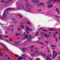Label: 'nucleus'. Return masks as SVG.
Wrapping results in <instances>:
<instances>
[{"label": "nucleus", "mask_w": 60, "mask_h": 60, "mask_svg": "<svg viewBox=\"0 0 60 60\" xmlns=\"http://www.w3.org/2000/svg\"><path fill=\"white\" fill-rule=\"evenodd\" d=\"M25 1H26V3L28 6L26 4H25L26 6V7L28 9V10H27V11H31V9L30 8V7H32L31 6H30V5L29 4H28V3H27V0H25Z\"/></svg>", "instance_id": "f257e3e1"}, {"label": "nucleus", "mask_w": 60, "mask_h": 60, "mask_svg": "<svg viewBox=\"0 0 60 60\" xmlns=\"http://www.w3.org/2000/svg\"><path fill=\"white\" fill-rule=\"evenodd\" d=\"M47 4H48L49 3V4H50V5H47L48 8H52V6H53V4H51V2H50V1H48L47 2Z\"/></svg>", "instance_id": "f03ea898"}, {"label": "nucleus", "mask_w": 60, "mask_h": 60, "mask_svg": "<svg viewBox=\"0 0 60 60\" xmlns=\"http://www.w3.org/2000/svg\"><path fill=\"white\" fill-rule=\"evenodd\" d=\"M41 34L42 35V36H43L44 34V36L45 38H46V37H49V35H46V34H44V33H43V32H41Z\"/></svg>", "instance_id": "7ed1b4c3"}, {"label": "nucleus", "mask_w": 60, "mask_h": 60, "mask_svg": "<svg viewBox=\"0 0 60 60\" xmlns=\"http://www.w3.org/2000/svg\"><path fill=\"white\" fill-rule=\"evenodd\" d=\"M11 9H12V10H15L14 8H7L6 10H5L4 11V12H5V11H8V10H10Z\"/></svg>", "instance_id": "20e7f679"}, {"label": "nucleus", "mask_w": 60, "mask_h": 60, "mask_svg": "<svg viewBox=\"0 0 60 60\" xmlns=\"http://www.w3.org/2000/svg\"><path fill=\"white\" fill-rule=\"evenodd\" d=\"M58 54V53H57V52L56 51H55V55L54 56V57H53V58L52 59H54L55 58V56H56L57 54Z\"/></svg>", "instance_id": "39448f33"}, {"label": "nucleus", "mask_w": 60, "mask_h": 60, "mask_svg": "<svg viewBox=\"0 0 60 60\" xmlns=\"http://www.w3.org/2000/svg\"><path fill=\"white\" fill-rule=\"evenodd\" d=\"M6 14H5V13H4L3 14V15L2 16V17L4 18L6 17Z\"/></svg>", "instance_id": "423d86ee"}, {"label": "nucleus", "mask_w": 60, "mask_h": 60, "mask_svg": "<svg viewBox=\"0 0 60 60\" xmlns=\"http://www.w3.org/2000/svg\"><path fill=\"white\" fill-rule=\"evenodd\" d=\"M26 29L25 30V31H26L27 30L28 31H29V28L27 26H26Z\"/></svg>", "instance_id": "0eeeda50"}, {"label": "nucleus", "mask_w": 60, "mask_h": 60, "mask_svg": "<svg viewBox=\"0 0 60 60\" xmlns=\"http://www.w3.org/2000/svg\"><path fill=\"white\" fill-rule=\"evenodd\" d=\"M46 59L47 60H48V59H49V60H51V59L48 56L46 57Z\"/></svg>", "instance_id": "6e6552de"}, {"label": "nucleus", "mask_w": 60, "mask_h": 60, "mask_svg": "<svg viewBox=\"0 0 60 60\" xmlns=\"http://www.w3.org/2000/svg\"><path fill=\"white\" fill-rule=\"evenodd\" d=\"M38 54H42V56H44L45 57L46 56V54L45 53H44V54H45V55L41 53H39Z\"/></svg>", "instance_id": "1a4fd4ad"}, {"label": "nucleus", "mask_w": 60, "mask_h": 60, "mask_svg": "<svg viewBox=\"0 0 60 60\" xmlns=\"http://www.w3.org/2000/svg\"><path fill=\"white\" fill-rule=\"evenodd\" d=\"M33 47H34V45H31L30 46V47L31 49H32L33 48Z\"/></svg>", "instance_id": "9d476101"}, {"label": "nucleus", "mask_w": 60, "mask_h": 60, "mask_svg": "<svg viewBox=\"0 0 60 60\" xmlns=\"http://www.w3.org/2000/svg\"><path fill=\"white\" fill-rule=\"evenodd\" d=\"M24 57H19V58L18 59V60H22Z\"/></svg>", "instance_id": "9b49d317"}, {"label": "nucleus", "mask_w": 60, "mask_h": 60, "mask_svg": "<svg viewBox=\"0 0 60 60\" xmlns=\"http://www.w3.org/2000/svg\"><path fill=\"white\" fill-rule=\"evenodd\" d=\"M33 2H34L35 3H37L39 2V0H34L33 1Z\"/></svg>", "instance_id": "f8f14e48"}, {"label": "nucleus", "mask_w": 60, "mask_h": 60, "mask_svg": "<svg viewBox=\"0 0 60 60\" xmlns=\"http://www.w3.org/2000/svg\"><path fill=\"white\" fill-rule=\"evenodd\" d=\"M28 37V36L27 35H26L24 38H23L22 39V40H23V39H25V38H27Z\"/></svg>", "instance_id": "ddd939ff"}, {"label": "nucleus", "mask_w": 60, "mask_h": 60, "mask_svg": "<svg viewBox=\"0 0 60 60\" xmlns=\"http://www.w3.org/2000/svg\"><path fill=\"white\" fill-rule=\"evenodd\" d=\"M39 33V32H36V36H38V34Z\"/></svg>", "instance_id": "4468645a"}, {"label": "nucleus", "mask_w": 60, "mask_h": 60, "mask_svg": "<svg viewBox=\"0 0 60 60\" xmlns=\"http://www.w3.org/2000/svg\"><path fill=\"white\" fill-rule=\"evenodd\" d=\"M26 23L28 24V25H31V24L30 23V22L28 21H27L26 22Z\"/></svg>", "instance_id": "2eb2a0df"}, {"label": "nucleus", "mask_w": 60, "mask_h": 60, "mask_svg": "<svg viewBox=\"0 0 60 60\" xmlns=\"http://www.w3.org/2000/svg\"><path fill=\"white\" fill-rule=\"evenodd\" d=\"M37 43H39L40 44H41V45H43V42H37Z\"/></svg>", "instance_id": "dca6fc26"}, {"label": "nucleus", "mask_w": 60, "mask_h": 60, "mask_svg": "<svg viewBox=\"0 0 60 60\" xmlns=\"http://www.w3.org/2000/svg\"><path fill=\"white\" fill-rule=\"evenodd\" d=\"M35 56V54L34 53H32L31 54V57H32L33 56Z\"/></svg>", "instance_id": "f3484780"}, {"label": "nucleus", "mask_w": 60, "mask_h": 60, "mask_svg": "<svg viewBox=\"0 0 60 60\" xmlns=\"http://www.w3.org/2000/svg\"><path fill=\"white\" fill-rule=\"evenodd\" d=\"M19 33H16L15 34V36H19Z\"/></svg>", "instance_id": "a211bd4d"}, {"label": "nucleus", "mask_w": 60, "mask_h": 60, "mask_svg": "<svg viewBox=\"0 0 60 60\" xmlns=\"http://www.w3.org/2000/svg\"><path fill=\"white\" fill-rule=\"evenodd\" d=\"M52 29L53 28H52L49 29V31H52V30H54V29Z\"/></svg>", "instance_id": "6ab92c4d"}, {"label": "nucleus", "mask_w": 60, "mask_h": 60, "mask_svg": "<svg viewBox=\"0 0 60 60\" xmlns=\"http://www.w3.org/2000/svg\"><path fill=\"white\" fill-rule=\"evenodd\" d=\"M34 52H36V54H37L39 53V51H35Z\"/></svg>", "instance_id": "aec40b11"}, {"label": "nucleus", "mask_w": 60, "mask_h": 60, "mask_svg": "<svg viewBox=\"0 0 60 60\" xmlns=\"http://www.w3.org/2000/svg\"><path fill=\"white\" fill-rule=\"evenodd\" d=\"M1 3H6V4H8V3L7 2H4V1H2Z\"/></svg>", "instance_id": "412c9836"}, {"label": "nucleus", "mask_w": 60, "mask_h": 60, "mask_svg": "<svg viewBox=\"0 0 60 60\" xmlns=\"http://www.w3.org/2000/svg\"><path fill=\"white\" fill-rule=\"evenodd\" d=\"M25 50L24 49H22V52H23V53H24V52H25Z\"/></svg>", "instance_id": "4be33fe9"}, {"label": "nucleus", "mask_w": 60, "mask_h": 60, "mask_svg": "<svg viewBox=\"0 0 60 60\" xmlns=\"http://www.w3.org/2000/svg\"><path fill=\"white\" fill-rule=\"evenodd\" d=\"M29 37H30V39H31L32 38L31 37L32 36H31L30 34H29Z\"/></svg>", "instance_id": "5701e85b"}, {"label": "nucleus", "mask_w": 60, "mask_h": 60, "mask_svg": "<svg viewBox=\"0 0 60 60\" xmlns=\"http://www.w3.org/2000/svg\"><path fill=\"white\" fill-rule=\"evenodd\" d=\"M55 16L56 17V18H58V19H59V18H60V16H59L58 17L57 16V15H56Z\"/></svg>", "instance_id": "b1692460"}, {"label": "nucleus", "mask_w": 60, "mask_h": 60, "mask_svg": "<svg viewBox=\"0 0 60 60\" xmlns=\"http://www.w3.org/2000/svg\"><path fill=\"white\" fill-rule=\"evenodd\" d=\"M55 53V50H54L53 52V55L52 56V57H53V56H54V54Z\"/></svg>", "instance_id": "393cba45"}, {"label": "nucleus", "mask_w": 60, "mask_h": 60, "mask_svg": "<svg viewBox=\"0 0 60 60\" xmlns=\"http://www.w3.org/2000/svg\"><path fill=\"white\" fill-rule=\"evenodd\" d=\"M42 30L44 31H45V32H48V31L46 30L43 29Z\"/></svg>", "instance_id": "a878e982"}, {"label": "nucleus", "mask_w": 60, "mask_h": 60, "mask_svg": "<svg viewBox=\"0 0 60 60\" xmlns=\"http://www.w3.org/2000/svg\"><path fill=\"white\" fill-rule=\"evenodd\" d=\"M21 27H22V29H23L24 28V27L23 26V25H22L21 26Z\"/></svg>", "instance_id": "bb28decb"}, {"label": "nucleus", "mask_w": 60, "mask_h": 60, "mask_svg": "<svg viewBox=\"0 0 60 60\" xmlns=\"http://www.w3.org/2000/svg\"><path fill=\"white\" fill-rule=\"evenodd\" d=\"M45 43H46V44H48V42L46 40L45 41Z\"/></svg>", "instance_id": "cd10ccee"}, {"label": "nucleus", "mask_w": 60, "mask_h": 60, "mask_svg": "<svg viewBox=\"0 0 60 60\" xmlns=\"http://www.w3.org/2000/svg\"><path fill=\"white\" fill-rule=\"evenodd\" d=\"M56 11H59L58 10V8H57L56 10Z\"/></svg>", "instance_id": "c85d7f7f"}, {"label": "nucleus", "mask_w": 60, "mask_h": 60, "mask_svg": "<svg viewBox=\"0 0 60 60\" xmlns=\"http://www.w3.org/2000/svg\"><path fill=\"white\" fill-rule=\"evenodd\" d=\"M18 17H19L20 18H22V16H21L20 15H18Z\"/></svg>", "instance_id": "c756f323"}, {"label": "nucleus", "mask_w": 60, "mask_h": 60, "mask_svg": "<svg viewBox=\"0 0 60 60\" xmlns=\"http://www.w3.org/2000/svg\"><path fill=\"white\" fill-rule=\"evenodd\" d=\"M15 56L16 57H18V56H18V55H17L16 54H15Z\"/></svg>", "instance_id": "7c9ffc66"}, {"label": "nucleus", "mask_w": 60, "mask_h": 60, "mask_svg": "<svg viewBox=\"0 0 60 60\" xmlns=\"http://www.w3.org/2000/svg\"><path fill=\"white\" fill-rule=\"evenodd\" d=\"M51 47L52 48L53 47H55V46H54V45H52V46H51Z\"/></svg>", "instance_id": "2f4dec72"}, {"label": "nucleus", "mask_w": 60, "mask_h": 60, "mask_svg": "<svg viewBox=\"0 0 60 60\" xmlns=\"http://www.w3.org/2000/svg\"><path fill=\"white\" fill-rule=\"evenodd\" d=\"M20 30V28H19L18 29H17V30L19 31Z\"/></svg>", "instance_id": "473e14b6"}, {"label": "nucleus", "mask_w": 60, "mask_h": 60, "mask_svg": "<svg viewBox=\"0 0 60 60\" xmlns=\"http://www.w3.org/2000/svg\"><path fill=\"white\" fill-rule=\"evenodd\" d=\"M40 3V4H41V5H43V3Z\"/></svg>", "instance_id": "72a5a7b5"}, {"label": "nucleus", "mask_w": 60, "mask_h": 60, "mask_svg": "<svg viewBox=\"0 0 60 60\" xmlns=\"http://www.w3.org/2000/svg\"><path fill=\"white\" fill-rule=\"evenodd\" d=\"M9 40L10 41H12V40L11 39H10Z\"/></svg>", "instance_id": "f704fd0d"}, {"label": "nucleus", "mask_w": 60, "mask_h": 60, "mask_svg": "<svg viewBox=\"0 0 60 60\" xmlns=\"http://www.w3.org/2000/svg\"><path fill=\"white\" fill-rule=\"evenodd\" d=\"M58 15H60V14H59V11H58Z\"/></svg>", "instance_id": "c9c22d12"}, {"label": "nucleus", "mask_w": 60, "mask_h": 60, "mask_svg": "<svg viewBox=\"0 0 60 60\" xmlns=\"http://www.w3.org/2000/svg\"><path fill=\"white\" fill-rule=\"evenodd\" d=\"M12 0H8L7 1L8 2H10V1H11Z\"/></svg>", "instance_id": "e433bc0d"}, {"label": "nucleus", "mask_w": 60, "mask_h": 60, "mask_svg": "<svg viewBox=\"0 0 60 60\" xmlns=\"http://www.w3.org/2000/svg\"><path fill=\"white\" fill-rule=\"evenodd\" d=\"M57 1V0H54V2L55 3H56V2Z\"/></svg>", "instance_id": "4c0bfd02"}, {"label": "nucleus", "mask_w": 60, "mask_h": 60, "mask_svg": "<svg viewBox=\"0 0 60 60\" xmlns=\"http://www.w3.org/2000/svg\"><path fill=\"white\" fill-rule=\"evenodd\" d=\"M55 33H56V34H58L59 33H58V32H55Z\"/></svg>", "instance_id": "58836bf2"}, {"label": "nucleus", "mask_w": 60, "mask_h": 60, "mask_svg": "<svg viewBox=\"0 0 60 60\" xmlns=\"http://www.w3.org/2000/svg\"><path fill=\"white\" fill-rule=\"evenodd\" d=\"M56 41H58V40L56 38Z\"/></svg>", "instance_id": "ea45409f"}, {"label": "nucleus", "mask_w": 60, "mask_h": 60, "mask_svg": "<svg viewBox=\"0 0 60 60\" xmlns=\"http://www.w3.org/2000/svg\"><path fill=\"white\" fill-rule=\"evenodd\" d=\"M34 49H37L38 50H39V49H38V48H36V49L34 48Z\"/></svg>", "instance_id": "a19ab883"}, {"label": "nucleus", "mask_w": 60, "mask_h": 60, "mask_svg": "<svg viewBox=\"0 0 60 60\" xmlns=\"http://www.w3.org/2000/svg\"><path fill=\"white\" fill-rule=\"evenodd\" d=\"M58 53L59 54V55L60 56V51H59Z\"/></svg>", "instance_id": "79ce46f5"}, {"label": "nucleus", "mask_w": 60, "mask_h": 60, "mask_svg": "<svg viewBox=\"0 0 60 60\" xmlns=\"http://www.w3.org/2000/svg\"><path fill=\"white\" fill-rule=\"evenodd\" d=\"M19 42H15L14 43H19Z\"/></svg>", "instance_id": "37998d69"}, {"label": "nucleus", "mask_w": 60, "mask_h": 60, "mask_svg": "<svg viewBox=\"0 0 60 60\" xmlns=\"http://www.w3.org/2000/svg\"><path fill=\"white\" fill-rule=\"evenodd\" d=\"M25 55H21V56H22L23 57V56H25Z\"/></svg>", "instance_id": "c03bdc74"}, {"label": "nucleus", "mask_w": 60, "mask_h": 60, "mask_svg": "<svg viewBox=\"0 0 60 60\" xmlns=\"http://www.w3.org/2000/svg\"><path fill=\"white\" fill-rule=\"evenodd\" d=\"M8 36H5V38H8Z\"/></svg>", "instance_id": "a18cd8bd"}, {"label": "nucleus", "mask_w": 60, "mask_h": 60, "mask_svg": "<svg viewBox=\"0 0 60 60\" xmlns=\"http://www.w3.org/2000/svg\"><path fill=\"white\" fill-rule=\"evenodd\" d=\"M26 33L27 34H28V31H26Z\"/></svg>", "instance_id": "49530a36"}, {"label": "nucleus", "mask_w": 60, "mask_h": 60, "mask_svg": "<svg viewBox=\"0 0 60 60\" xmlns=\"http://www.w3.org/2000/svg\"><path fill=\"white\" fill-rule=\"evenodd\" d=\"M54 38H55V37H56V36L55 35H54L53 34V35Z\"/></svg>", "instance_id": "de8ad7c7"}, {"label": "nucleus", "mask_w": 60, "mask_h": 60, "mask_svg": "<svg viewBox=\"0 0 60 60\" xmlns=\"http://www.w3.org/2000/svg\"><path fill=\"white\" fill-rule=\"evenodd\" d=\"M3 56V54H1L0 55V56Z\"/></svg>", "instance_id": "09e8293b"}, {"label": "nucleus", "mask_w": 60, "mask_h": 60, "mask_svg": "<svg viewBox=\"0 0 60 60\" xmlns=\"http://www.w3.org/2000/svg\"><path fill=\"white\" fill-rule=\"evenodd\" d=\"M30 39H31L30 38H29V39H27V40L28 41H29V40H30Z\"/></svg>", "instance_id": "8fccbe9b"}, {"label": "nucleus", "mask_w": 60, "mask_h": 60, "mask_svg": "<svg viewBox=\"0 0 60 60\" xmlns=\"http://www.w3.org/2000/svg\"><path fill=\"white\" fill-rule=\"evenodd\" d=\"M0 38H3V37L0 36Z\"/></svg>", "instance_id": "3c124183"}, {"label": "nucleus", "mask_w": 60, "mask_h": 60, "mask_svg": "<svg viewBox=\"0 0 60 60\" xmlns=\"http://www.w3.org/2000/svg\"><path fill=\"white\" fill-rule=\"evenodd\" d=\"M31 50H32V51H34V50H32V49H31V50H30V51H31Z\"/></svg>", "instance_id": "603ef678"}, {"label": "nucleus", "mask_w": 60, "mask_h": 60, "mask_svg": "<svg viewBox=\"0 0 60 60\" xmlns=\"http://www.w3.org/2000/svg\"><path fill=\"white\" fill-rule=\"evenodd\" d=\"M59 40H60V36L59 37Z\"/></svg>", "instance_id": "864d4df0"}, {"label": "nucleus", "mask_w": 60, "mask_h": 60, "mask_svg": "<svg viewBox=\"0 0 60 60\" xmlns=\"http://www.w3.org/2000/svg\"><path fill=\"white\" fill-rule=\"evenodd\" d=\"M20 9H21L20 8V7H19V8L18 9L19 10H20Z\"/></svg>", "instance_id": "5fc2aeb1"}, {"label": "nucleus", "mask_w": 60, "mask_h": 60, "mask_svg": "<svg viewBox=\"0 0 60 60\" xmlns=\"http://www.w3.org/2000/svg\"><path fill=\"white\" fill-rule=\"evenodd\" d=\"M2 2H4V0H2Z\"/></svg>", "instance_id": "6e6d98bb"}, {"label": "nucleus", "mask_w": 60, "mask_h": 60, "mask_svg": "<svg viewBox=\"0 0 60 60\" xmlns=\"http://www.w3.org/2000/svg\"><path fill=\"white\" fill-rule=\"evenodd\" d=\"M8 56V55H5V56Z\"/></svg>", "instance_id": "4d7b16f0"}, {"label": "nucleus", "mask_w": 60, "mask_h": 60, "mask_svg": "<svg viewBox=\"0 0 60 60\" xmlns=\"http://www.w3.org/2000/svg\"><path fill=\"white\" fill-rule=\"evenodd\" d=\"M29 60H32V59H31V58H30Z\"/></svg>", "instance_id": "13d9d810"}, {"label": "nucleus", "mask_w": 60, "mask_h": 60, "mask_svg": "<svg viewBox=\"0 0 60 60\" xmlns=\"http://www.w3.org/2000/svg\"><path fill=\"white\" fill-rule=\"evenodd\" d=\"M40 29H42V28H43V27H41L40 28Z\"/></svg>", "instance_id": "bf43d9fd"}, {"label": "nucleus", "mask_w": 60, "mask_h": 60, "mask_svg": "<svg viewBox=\"0 0 60 60\" xmlns=\"http://www.w3.org/2000/svg\"><path fill=\"white\" fill-rule=\"evenodd\" d=\"M53 35H55V36L56 35V34H55L54 33L53 34Z\"/></svg>", "instance_id": "052dcab7"}, {"label": "nucleus", "mask_w": 60, "mask_h": 60, "mask_svg": "<svg viewBox=\"0 0 60 60\" xmlns=\"http://www.w3.org/2000/svg\"><path fill=\"white\" fill-rule=\"evenodd\" d=\"M7 30H10L9 29H7Z\"/></svg>", "instance_id": "680f3d73"}, {"label": "nucleus", "mask_w": 60, "mask_h": 60, "mask_svg": "<svg viewBox=\"0 0 60 60\" xmlns=\"http://www.w3.org/2000/svg\"><path fill=\"white\" fill-rule=\"evenodd\" d=\"M10 59V58H9V57H8V59Z\"/></svg>", "instance_id": "e2e57ef3"}, {"label": "nucleus", "mask_w": 60, "mask_h": 60, "mask_svg": "<svg viewBox=\"0 0 60 60\" xmlns=\"http://www.w3.org/2000/svg\"><path fill=\"white\" fill-rule=\"evenodd\" d=\"M0 39H2V40H4V39H3L2 38H0Z\"/></svg>", "instance_id": "0e129e2a"}, {"label": "nucleus", "mask_w": 60, "mask_h": 60, "mask_svg": "<svg viewBox=\"0 0 60 60\" xmlns=\"http://www.w3.org/2000/svg\"><path fill=\"white\" fill-rule=\"evenodd\" d=\"M50 36L51 37H52V35L51 34L50 35Z\"/></svg>", "instance_id": "69168bd1"}, {"label": "nucleus", "mask_w": 60, "mask_h": 60, "mask_svg": "<svg viewBox=\"0 0 60 60\" xmlns=\"http://www.w3.org/2000/svg\"><path fill=\"white\" fill-rule=\"evenodd\" d=\"M36 60H39V58H38L36 59Z\"/></svg>", "instance_id": "338daca9"}, {"label": "nucleus", "mask_w": 60, "mask_h": 60, "mask_svg": "<svg viewBox=\"0 0 60 60\" xmlns=\"http://www.w3.org/2000/svg\"><path fill=\"white\" fill-rule=\"evenodd\" d=\"M49 34H51V32H49Z\"/></svg>", "instance_id": "774afa93"}]
</instances>
